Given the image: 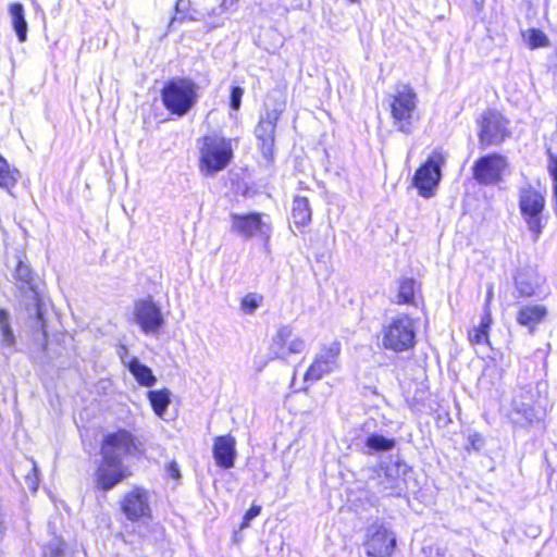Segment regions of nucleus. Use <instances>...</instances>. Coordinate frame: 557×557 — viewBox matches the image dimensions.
Wrapping results in <instances>:
<instances>
[{"label":"nucleus","instance_id":"dca6fc26","mask_svg":"<svg viewBox=\"0 0 557 557\" xmlns=\"http://www.w3.org/2000/svg\"><path fill=\"white\" fill-rule=\"evenodd\" d=\"M128 475L123 462L109 461L102 458L95 473L96 487L101 491H110Z\"/></svg>","mask_w":557,"mask_h":557},{"label":"nucleus","instance_id":"ea45409f","mask_svg":"<svg viewBox=\"0 0 557 557\" xmlns=\"http://www.w3.org/2000/svg\"><path fill=\"white\" fill-rule=\"evenodd\" d=\"M225 13H221L219 10H218V7L212 9L211 12L208 13V16L209 17H216V20L212 21V22H208L211 27H219L223 24L225 17L223 16Z\"/></svg>","mask_w":557,"mask_h":557},{"label":"nucleus","instance_id":"5701e85b","mask_svg":"<svg viewBox=\"0 0 557 557\" xmlns=\"http://www.w3.org/2000/svg\"><path fill=\"white\" fill-rule=\"evenodd\" d=\"M10 14L12 17V26L20 42L27 39V22L24 15V7L22 3L16 2L10 5Z\"/></svg>","mask_w":557,"mask_h":557},{"label":"nucleus","instance_id":"4c0bfd02","mask_svg":"<svg viewBox=\"0 0 557 557\" xmlns=\"http://www.w3.org/2000/svg\"><path fill=\"white\" fill-rule=\"evenodd\" d=\"M261 511V507L260 506H256V505H252L248 510L247 512L245 513L244 516V522H243V528L244 527H248L249 522L255 519L256 517L259 516Z\"/></svg>","mask_w":557,"mask_h":557},{"label":"nucleus","instance_id":"393cba45","mask_svg":"<svg viewBox=\"0 0 557 557\" xmlns=\"http://www.w3.org/2000/svg\"><path fill=\"white\" fill-rule=\"evenodd\" d=\"M20 172L11 170L8 161L0 154V187L10 191L17 183Z\"/></svg>","mask_w":557,"mask_h":557},{"label":"nucleus","instance_id":"39448f33","mask_svg":"<svg viewBox=\"0 0 557 557\" xmlns=\"http://www.w3.org/2000/svg\"><path fill=\"white\" fill-rule=\"evenodd\" d=\"M414 343V323L409 315L398 314L383 326L382 345L384 348L403 352L412 348Z\"/></svg>","mask_w":557,"mask_h":557},{"label":"nucleus","instance_id":"6ab92c4d","mask_svg":"<svg viewBox=\"0 0 557 557\" xmlns=\"http://www.w3.org/2000/svg\"><path fill=\"white\" fill-rule=\"evenodd\" d=\"M213 457L220 468H233L236 458L235 437L231 434L216 436L213 443Z\"/></svg>","mask_w":557,"mask_h":557},{"label":"nucleus","instance_id":"c756f323","mask_svg":"<svg viewBox=\"0 0 557 557\" xmlns=\"http://www.w3.org/2000/svg\"><path fill=\"white\" fill-rule=\"evenodd\" d=\"M15 277L17 281H20L22 284H24L28 289H30L35 295H37V292L35 290V286L33 283L34 282L33 271L29 268V265L22 260H18V262L16 264Z\"/></svg>","mask_w":557,"mask_h":557},{"label":"nucleus","instance_id":"473e14b6","mask_svg":"<svg viewBox=\"0 0 557 557\" xmlns=\"http://www.w3.org/2000/svg\"><path fill=\"white\" fill-rule=\"evenodd\" d=\"M531 48H540L548 45L547 36L540 29H531L528 38Z\"/></svg>","mask_w":557,"mask_h":557},{"label":"nucleus","instance_id":"49530a36","mask_svg":"<svg viewBox=\"0 0 557 557\" xmlns=\"http://www.w3.org/2000/svg\"><path fill=\"white\" fill-rule=\"evenodd\" d=\"M33 471H34V479H33V478H30V476H27V479H28L29 481H32V483L34 484L33 490H34V491H36V490H37V484H38V478H37L38 469H37V467H36V465H35V463H34V466H33Z\"/></svg>","mask_w":557,"mask_h":557},{"label":"nucleus","instance_id":"f704fd0d","mask_svg":"<svg viewBox=\"0 0 557 557\" xmlns=\"http://www.w3.org/2000/svg\"><path fill=\"white\" fill-rule=\"evenodd\" d=\"M244 95V89L239 86H233L230 95V107L231 109L237 111L242 104V98Z\"/></svg>","mask_w":557,"mask_h":557},{"label":"nucleus","instance_id":"2f4dec72","mask_svg":"<svg viewBox=\"0 0 557 557\" xmlns=\"http://www.w3.org/2000/svg\"><path fill=\"white\" fill-rule=\"evenodd\" d=\"M263 300V297L256 293L247 294L240 302L242 310L245 313L252 314L259 308Z\"/></svg>","mask_w":557,"mask_h":557},{"label":"nucleus","instance_id":"6e6552de","mask_svg":"<svg viewBox=\"0 0 557 557\" xmlns=\"http://www.w3.org/2000/svg\"><path fill=\"white\" fill-rule=\"evenodd\" d=\"M479 144L482 149L498 146L510 135L508 121L496 110L485 111L478 120Z\"/></svg>","mask_w":557,"mask_h":557},{"label":"nucleus","instance_id":"20e7f679","mask_svg":"<svg viewBox=\"0 0 557 557\" xmlns=\"http://www.w3.org/2000/svg\"><path fill=\"white\" fill-rule=\"evenodd\" d=\"M409 470V466L400 459L382 461L373 469L374 474L369 480V486L382 496H399L403 491V476Z\"/></svg>","mask_w":557,"mask_h":557},{"label":"nucleus","instance_id":"423d86ee","mask_svg":"<svg viewBox=\"0 0 557 557\" xmlns=\"http://www.w3.org/2000/svg\"><path fill=\"white\" fill-rule=\"evenodd\" d=\"M141 444L125 429L108 433L101 443L100 454L109 461L122 462L125 458H139L143 455Z\"/></svg>","mask_w":557,"mask_h":557},{"label":"nucleus","instance_id":"c03bdc74","mask_svg":"<svg viewBox=\"0 0 557 557\" xmlns=\"http://www.w3.org/2000/svg\"><path fill=\"white\" fill-rule=\"evenodd\" d=\"M5 531H7L5 516H4V513L0 512V540L3 539Z\"/></svg>","mask_w":557,"mask_h":557},{"label":"nucleus","instance_id":"b1692460","mask_svg":"<svg viewBox=\"0 0 557 557\" xmlns=\"http://www.w3.org/2000/svg\"><path fill=\"white\" fill-rule=\"evenodd\" d=\"M309 200L302 196H295L293 200L292 218L296 225L304 226L311 221Z\"/></svg>","mask_w":557,"mask_h":557},{"label":"nucleus","instance_id":"c85d7f7f","mask_svg":"<svg viewBox=\"0 0 557 557\" xmlns=\"http://www.w3.org/2000/svg\"><path fill=\"white\" fill-rule=\"evenodd\" d=\"M148 397L156 414L162 417L170 405V392L168 389L150 391Z\"/></svg>","mask_w":557,"mask_h":557},{"label":"nucleus","instance_id":"37998d69","mask_svg":"<svg viewBox=\"0 0 557 557\" xmlns=\"http://www.w3.org/2000/svg\"><path fill=\"white\" fill-rule=\"evenodd\" d=\"M235 4V0H222L220 5H218V10L221 13H226Z\"/></svg>","mask_w":557,"mask_h":557},{"label":"nucleus","instance_id":"a878e982","mask_svg":"<svg viewBox=\"0 0 557 557\" xmlns=\"http://www.w3.org/2000/svg\"><path fill=\"white\" fill-rule=\"evenodd\" d=\"M515 286L521 297H531L535 293L533 276L527 271H519L515 276Z\"/></svg>","mask_w":557,"mask_h":557},{"label":"nucleus","instance_id":"f257e3e1","mask_svg":"<svg viewBox=\"0 0 557 557\" xmlns=\"http://www.w3.org/2000/svg\"><path fill=\"white\" fill-rule=\"evenodd\" d=\"M198 98L197 84L186 77H173L161 89L163 107L177 117L188 114L198 102Z\"/></svg>","mask_w":557,"mask_h":557},{"label":"nucleus","instance_id":"bb28decb","mask_svg":"<svg viewBox=\"0 0 557 557\" xmlns=\"http://www.w3.org/2000/svg\"><path fill=\"white\" fill-rule=\"evenodd\" d=\"M416 281L413 278H401L399 281L398 293L396 296L397 304H413L416 293Z\"/></svg>","mask_w":557,"mask_h":557},{"label":"nucleus","instance_id":"9b49d317","mask_svg":"<svg viewBox=\"0 0 557 557\" xmlns=\"http://www.w3.org/2000/svg\"><path fill=\"white\" fill-rule=\"evenodd\" d=\"M519 207L529 230L537 237L542 231L541 214L545 207L544 196L528 185L520 190Z\"/></svg>","mask_w":557,"mask_h":557},{"label":"nucleus","instance_id":"4be33fe9","mask_svg":"<svg viewBox=\"0 0 557 557\" xmlns=\"http://www.w3.org/2000/svg\"><path fill=\"white\" fill-rule=\"evenodd\" d=\"M127 368L136 381L143 386L151 387L157 382L151 369L141 363L136 357H133L129 360Z\"/></svg>","mask_w":557,"mask_h":557},{"label":"nucleus","instance_id":"ddd939ff","mask_svg":"<svg viewBox=\"0 0 557 557\" xmlns=\"http://www.w3.org/2000/svg\"><path fill=\"white\" fill-rule=\"evenodd\" d=\"M364 544L368 557H391L396 547V536L383 524L373 523L367 530Z\"/></svg>","mask_w":557,"mask_h":557},{"label":"nucleus","instance_id":"a19ab883","mask_svg":"<svg viewBox=\"0 0 557 557\" xmlns=\"http://www.w3.org/2000/svg\"><path fill=\"white\" fill-rule=\"evenodd\" d=\"M469 445L474 450H480L483 446V438L480 434H473L468 437Z\"/></svg>","mask_w":557,"mask_h":557},{"label":"nucleus","instance_id":"0eeeda50","mask_svg":"<svg viewBox=\"0 0 557 557\" xmlns=\"http://www.w3.org/2000/svg\"><path fill=\"white\" fill-rule=\"evenodd\" d=\"M444 163V156L438 151H433L426 161L416 170L412 185L418 189L421 197L428 199L435 195L442 178Z\"/></svg>","mask_w":557,"mask_h":557},{"label":"nucleus","instance_id":"f03ea898","mask_svg":"<svg viewBox=\"0 0 557 557\" xmlns=\"http://www.w3.org/2000/svg\"><path fill=\"white\" fill-rule=\"evenodd\" d=\"M418 97L413 88L404 83L396 84L394 94L391 96L389 108L393 125L397 131L409 135L412 133L416 123Z\"/></svg>","mask_w":557,"mask_h":557},{"label":"nucleus","instance_id":"cd10ccee","mask_svg":"<svg viewBox=\"0 0 557 557\" xmlns=\"http://www.w3.org/2000/svg\"><path fill=\"white\" fill-rule=\"evenodd\" d=\"M0 334L2 346L13 348L15 345V336L11 329L10 314L5 309H0Z\"/></svg>","mask_w":557,"mask_h":557},{"label":"nucleus","instance_id":"7c9ffc66","mask_svg":"<svg viewBox=\"0 0 557 557\" xmlns=\"http://www.w3.org/2000/svg\"><path fill=\"white\" fill-rule=\"evenodd\" d=\"M64 543L60 537L53 536L42 546V557H63Z\"/></svg>","mask_w":557,"mask_h":557},{"label":"nucleus","instance_id":"09e8293b","mask_svg":"<svg viewBox=\"0 0 557 557\" xmlns=\"http://www.w3.org/2000/svg\"><path fill=\"white\" fill-rule=\"evenodd\" d=\"M491 296H492V290H488V293H487V301L490 300Z\"/></svg>","mask_w":557,"mask_h":557},{"label":"nucleus","instance_id":"412c9836","mask_svg":"<svg viewBox=\"0 0 557 557\" xmlns=\"http://www.w3.org/2000/svg\"><path fill=\"white\" fill-rule=\"evenodd\" d=\"M547 314V310L544 306L533 305V306H524L522 307L518 314L517 321L519 324L523 326H528L533 329L536 324H539Z\"/></svg>","mask_w":557,"mask_h":557},{"label":"nucleus","instance_id":"58836bf2","mask_svg":"<svg viewBox=\"0 0 557 557\" xmlns=\"http://www.w3.org/2000/svg\"><path fill=\"white\" fill-rule=\"evenodd\" d=\"M491 322H492L491 313H490V311H485V313L481 318L480 324L474 329L480 330L484 334H488Z\"/></svg>","mask_w":557,"mask_h":557},{"label":"nucleus","instance_id":"a18cd8bd","mask_svg":"<svg viewBox=\"0 0 557 557\" xmlns=\"http://www.w3.org/2000/svg\"><path fill=\"white\" fill-rule=\"evenodd\" d=\"M188 1L187 0H176L175 9L176 12H183L187 8Z\"/></svg>","mask_w":557,"mask_h":557},{"label":"nucleus","instance_id":"1a4fd4ad","mask_svg":"<svg viewBox=\"0 0 557 557\" xmlns=\"http://www.w3.org/2000/svg\"><path fill=\"white\" fill-rule=\"evenodd\" d=\"M230 219L231 232L239 235L244 239L260 236L268 242L271 237L272 226L270 223L262 220L261 213H231Z\"/></svg>","mask_w":557,"mask_h":557},{"label":"nucleus","instance_id":"8fccbe9b","mask_svg":"<svg viewBox=\"0 0 557 557\" xmlns=\"http://www.w3.org/2000/svg\"><path fill=\"white\" fill-rule=\"evenodd\" d=\"M351 3H358L360 0H348Z\"/></svg>","mask_w":557,"mask_h":557},{"label":"nucleus","instance_id":"9d476101","mask_svg":"<svg viewBox=\"0 0 557 557\" xmlns=\"http://www.w3.org/2000/svg\"><path fill=\"white\" fill-rule=\"evenodd\" d=\"M341 343L334 341L323 345L315 354L313 362L305 373V381H319L339 368Z\"/></svg>","mask_w":557,"mask_h":557},{"label":"nucleus","instance_id":"a211bd4d","mask_svg":"<svg viewBox=\"0 0 557 557\" xmlns=\"http://www.w3.org/2000/svg\"><path fill=\"white\" fill-rule=\"evenodd\" d=\"M122 511L128 520L138 521L150 516L148 493L144 488L135 487L126 493L122 500Z\"/></svg>","mask_w":557,"mask_h":557},{"label":"nucleus","instance_id":"79ce46f5","mask_svg":"<svg viewBox=\"0 0 557 557\" xmlns=\"http://www.w3.org/2000/svg\"><path fill=\"white\" fill-rule=\"evenodd\" d=\"M168 475L172 479H180L181 478V472H180V468H178V465L176 462H171L168 467Z\"/></svg>","mask_w":557,"mask_h":557},{"label":"nucleus","instance_id":"4468645a","mask_svg":"<svg viewBox=\"0 0 557 557\" xmlns=\"http://www.w3.org/2000/svg\"><path fill=\"white\" fill-rule=\"evenodd\" d=\"M305 341L294 334L290 325H281L272 337L271 354L276 359L287 360L292 355L305 350Z\"/></svg>","mask_w":557,"mask_h":557},{"label":"nucleus","instance_id":"f3484780","mask_svg":"<svg viewBox=\"0 0 557 557\" xmlns=\"http://www.w3.org/2000/svg\"><path fill=\"white\" fill-rule=\"evenodd\" d=\"M281 111L273 109L261 116L257 127L256 136L260 140V148L264 158L269 159L273 154L275 128L280 119Z\"/></svg>","mask_w":557,"mask_h":557},{"label":"nucleus","instance_id":"c9c22d12","mask_svg":"<svg viewBox=\"0 0 557 557\" xmlns=\"http://www.w3.org/2000/svg\"><path fill=\"white\" fill-rule=\"evenodd\" d=\"M511 407H512V410L518 413V414H521L523 418L525 419H530V416H531V407H530V404L528 403H523V401H518L516 398L512 399L511 401Z\"/></svg>","mask_w":557,"mask_h":557},{"label":"nucleus","instance_id":"7ed1b4c3","mask_svg":"<svg viewBox=\"0 0 557 557\" xmlns=\"http://www.w3.org/2000/svg\"><path fill=\"white\" fill-rule=\"evenodd\" d=\"M200 172L205 176H213L224 170L233 159V147L231 139L219 134H210L201 139Z\"/></svg>","mask_w":557,"mask_h":557},{"label":"nucleus","instance_id":"f8f14e48","mask_svg":"<svg viewBox=\"0 0 557 557\" xmlns=\"http://www.w3.org/2000/svg\"><path fill=\"white\" fill-rule=\"evenodd\" d=\"M507 166L506 157L499 153L483 156L472 166L473 178L482 185L497 184L502 181V175Z\"/></svg>","mask_w":557,"mask_h":557},{"label":"nucleus","instance_id":"72a5a7b5","mask_svg":"<svg viewBox=\"0 0 557 557\" xmlns=\"http://www.w3.org/2000/svg\"><path fill=\"white\" fill-rule=\"evenodd\" d=\"M548 172L553 180V191L554 197L557 200V154H553L550 150H548Z\"/></svg>","mask_w":557,"mask_h":557},{"label":"nucleus","instance_id":"de8ad7c7","mask_svg":"<svg viewBox=\"0 0 557 557\" xmlns=\"http://www.w3.org/2000/svg\"><path fill=\"white\" fill-rule=\"evenodd\" d=\"M473 2L478 11L483 9L484 0H473Z\"/></svg>","mask_w":557,"mask_h":557},{"label":"nucleus","instance_id":"2eb2a0df","mask_svg":"<svg viewBox=\"0 0 557 557\" xmlns=\"http://www.w3.org/2000/svg\"><path fill=\"white\" fill-rule=\"evenodd\" d=\"M134 319L145 334L157 333L164 323L160 307L151 298L135 302Z\"/></svg>","mask_w":557,"mask_h":557},{"label":"nucleus","instance_id":"e433bc0d","mask_svg":"<svg viewBox=\"0 0 557 557\" xmlns=\"http://www.w3.org/2000/svg\"><path fill=\"white\" fill-rule=\"evenodd\" d=\"M469 339L472 344H475V345L490 343L488 334H484L480 330H475L474 327L469 332Z\"/></svg>","mask_w":557,"mask_h":557},{"label":"nucleus","instance_id":"aec40b11","mask_svg":"<svg viewBox=\"0 0 557 557\" xmlns=\"http://www.w3.org/2000/svg\"><path fill=\"white\" fill-rule=\"evenodd\" d=\"M395 438L386 437L379 433H371L363 441L362 453L371 456L380 453H387L395 448Z\"/></svg>","mask_w":557,"mask_h":557}]
</instances>
